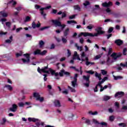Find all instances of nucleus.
<instances>
[{"instance_id": "obj_17", "label": "nucleus", "mask_w": 127, "mask_h": 127, "mask_svg": "<svg viewBox=\"0 0 127 127\" xmlns=\"http://www.w3.org/2000/svg\"><path fill=\"white\" fill-rule=\"evenodd\" d=\"M115 43H116V44H117L119 46H120L122 45V44H123V42L121 40L118 39L115 41Z\"/></svg>"}, {"instance_id": "obj_44", "label": "nucleus", "mask_w": 127, "mask_h": 127, "mask_svg": "<svg viewBox=\"0 0 127 127\" xmlns=\"http://www.w3.org/2000/svg\"><path fill=\"white\" fill-rule=\"evenodd\" d=\"M115 120V117L112 116L109 117V120L110 122H114V120Z\"/></svg>"}, {"instance_id": "obj_36", "label": "nucleus", "mask_w": 127, "mask_h": 127, "mask_svg": "<svg viewBox=\"0 0 127 127\" xmlns=\"http://www.w3.org/2000/svg\"><path fill=\"white\" fill-rule=\"evenodd\" d=\"M86 28H87V29H92L94 28V26L92 24H90L86 27Z\"/></svg>"}, {"instance_id": "obj_15", "label": "nucleus", "mask_w": 127, "mask_h": 127, "mask_svg": "<svg viewBox=\"0 0 127 127\" xmlns=\"http://www.w3.org/2000/svg\"><path fill=\"white\" fill-rule=\"evenodd\" d=\"M40 23H39L38 24L35 23V22H33L32 24V27H33V28H38V27H40Z\"/></svg>"}, {"instance_id": "obj_6", "label": "nucleus", "mask_w": 127, "mask_h": 127, "mask_svg": "<svg viewBox=\"0 0 127 127\" xmlns=\"http://www.w3.org/2000/svg\"><path fill=\"white\" fill-rule=\"evenodd\" d=\"M28 120L29 122H33V123H36V125L38 127L40 126V120L38 119L28 118Z\"/></svg>"}, {"instance_id": "obj_45", "label": "nucleus", "mask_w": 127, "mask_h": 127, "mask_svg": "<svg viewBox=\"0 0 127 127\" xmlns=\"http://www.w3.org/2000/svg\"><path fill=\"white\" fill-rule=\"evenodd\" d=\"M113 52V49L112 48H109V51H108V55H111Z\"/></svg>"}, {"instance_id": "obj_24", "label": "nucleus", "mask_w": 127, "mask_h": 127, "mask_svg": "<svg viewBox=\"0 0 127 127\" xmlns=\"http://www.w3.org/2000/svg\"><path fill=\"white\" fill-rule=\"evenodd\" d=\"M111 96L105 95L103 97V100H104V101H108V100H110V99H111Z\"/></svg>"}, {"instance_id": "obj_23", "label": "nucleus", "mask_w": 127, "mask_h": 127, "mask_svg": "<svg viewBox=\"0 0 127 127\" xmlns=\"http://www.w3.org/2000/svg\"><path fill=\"white\" fill-rule=\"evenodd\" d=\"M8 4H10L11 5H13V6H14V5L16 4V2L15 1H13V0H12L8 2Z\"/></svg>"}, {"instance_id": "obj_29", "label": "nucleus", "mask_w": 127, "mask_h": 127, "mask_svg": "<svg viewBox=\"0 0 127 127\" xmlns=\"http://www.w3.org/2000/svg\"><path fill=\"white\" fill-rule=\"evenodd\" d=\"M74 9H76L77 10H79V11H80V10H81V8L80 7V6H79V5H76L74 6Z\"/></svg>"}, {"instance_id": "obj_60", "label": "nucleus", "mask_w": 127, "mask_h": 127, "mask_svg": "<svg viewBox=\"0 0 127 127\" xmlns=\"http://www.w3.org/2000/svg\"><path fill=\"white\" fill-rule=\"evenodd\" d=\"M76 15H72L69 17V19H73V18H75Z\"/></svg>"}, {"instance_id": "obj_26", "label": "nucleus", "mask_w": 127, "mask_h": 127, "mask_svg": "<svg viewBox=\"0 0 127 127\" xmlns=\"http://www.w3.org/2000/svg\"><path fill=\"white\" fill-rule=\"evenodd\" d=\"M102 56H103V54H99V55L95 56L94 58V59H95V60H98V59H100V58H101V57H102Z\"/></svg>"}, {"instance_id": "obj_57", "label": "nucleus", "mask_w": 127, "mask_h": 127, "mask_svg": "<svg viewBox=\"0 0 127 127\" xmlns=\"http://www.w3.org/2000/svg\"><path fill=\"white\" fill-rule=\"evenodd\" d=\"M5 122H6V120L5 119V118H3L2 119V122H1V124L2 125H4V123H5Z\"/></svg>"}, {"instance_id": "obj_7", "label": "nucleus", "mask_w": 127, "mask_h": 127, "mask_svg": "<svg viewBox=\"0 0 127 127\" xmlns=\"http://www.w3.org/2000/svg\"><path fill=\"white\" fill-rule=\"evenodd\" d=\"M111 57H112V59L113 61L112 62H115V61H117V59L119 58V57H121L122 56V54L119 53V54H117L116 53H113L111 55Z\"/></svg>"}, {"instance_id": "obj_49", "label": "nucleus", "mask_w": 127, "mask_h": 127, "mask_svg": "<svg viewBox=\"0 0 127 127\" xmlns=\"http://www.w3.org/2000/svg\"><path fill=\"white\" fill-rule=\"evenodd\" d=\"M76 47H77L78 50L79 51H82V47H79L78 45H77V44L76 45Z\"/></svg>"}, {"instance_id": "obj_27", "label": "nucleus", "mask_w": 127, "mask_h": 127, "mask_svg": "<svg viewBox=\"0 0 127 127\" xmlns=\"http://www.w3.org/2000/svg\"><path fill=\"white\" fill-rule=\"evenodd\" d=\"M0 14H1L3 17H6L7 16V13H5L3 11H1L0 12Z\"/></svg>"}, {"instance_id": "obj_37", "label": "nucleus", "mask_w": 127, "mask_h": 127, "mask_svg": "<svg viewBox=\"0 0 127 127\" xmlns=\"http://www.w3.org/2000/svg\"><path fill=\"white\" fill-rule=\"evenodd\" d=\"M67 22L68 24H71V23H77V22L74 20H69L67 21Z\"/></svg>"}, {"instance_id": "obj_2", "label": "nucleus", "mask_w": 127, "mask_h": 127, "mask_svg": "<svg viewBox=\"0 0 127 127\" xmlns=\"http://www.w3.org/2000/svg\"><path fill=\"white\" fill-rule=\"evenodd\" d=\"M37 71L39 73H41L42 72H43V73H46V74H49V72H50L52 76H53V75H55V76H56V79H57V80L60 78L59 77H58V75H59V73H58V72H55V71L53 70V69H52L51 68H48V65H47V66H44L41 69H40V67H38Z\"/></svg>"}, {"instance_id": "obj_50", "label": "nucleus", "mask_w": 127, "mask_h": 127, "mask_svg": "<svg viewBox=\"0 0 127 127\" xmlns=\"http://www.w3.org/2000/svg\"><path fill=\"white\" fill-rule=\"evenodd\" d=\"M100 125H101V126H107V123H104V122H102L101 123H99L98 124V126H100Z\"/></svg>"}, {"instance_id": "obj_56", "label": "nucleus", "mask_w": 127, "mask_h": 127, "mask_svg": "<svg viewBox=\"0 0 127 127\" xmlns=\"http://www.w3.org/2000/svg\"><path fill=\"white\" fill-rule=\"evenodd\" d=\"M127 48H124L123 50V55H127V54L126 53V52H127Z\"/></svg>"}, {"instance_id": "obj_16", "label": "nucleus", "mask_w": 127, "mask_h": 127, "mask_svg": "<svg viewBox=\"0 0 127 127\" xmlns=\"http://www.w3.org/2000/svg\"><path fill=\"white\" fill-rule=\"evenodd\" d=\"M54 105L55 107H57L58 108H60V107H61V104L60 103V101H59V100H55Z\"/></svg>"}, {"instance_id": "obj_22", "label": "nucleus", "mask_w": 127, "mask_h": 127, "mask_svg": "<svg viewBox=\"0 0 127 127\" xmlns=\"http://www.w3.org/2000/svg\"><path fill=\"white\" fill-rule=\"evenodd\" d=\"M5 88H7V89L9 90V91H12L13 90L12 87H11V86L10 85H5Z\"/></svg>"}, {"instance_id": "obj_64", "label": "nucleus", "mask_w": 127, "mask_h": 127, "mask_svg": "<svg viewBox=\"0 0 127 127\" xmlns=\"http://www.w3.org/2000/svg\"><path fill=\"white\" fill-rule=\"evenodd\" d=\"M6 43H11V41L9 39H7L5 40Z\"/></svg>"}, {"instance_id": "obj_38", "label": "nucleus", "mask_w": 127, "mask_h": 127, "mask_svg": "<svg viewBox=\"0 0 127 127\" xmlns=\"http://www.w3.org/2000/svg\"><path fill=\"white\" fill-rule=\"evenodd\" d=\"M101 73L102 75H107V74L108 73V72L105 70L104 69H102L101 70Z\"/></svg>"}, {"instance_id": "obj_46", "label": "nucleus", "mask_w": 127, "mask_h": 127, "mask_svg": "<svg viewBox=\"0 0 127 127\" xmlns=\"http://www.w3.org/2000/svg\"><path fill=\"white\" fill-rule=\"evenodd\" d=\"M106 11L108 13H110V14H112V13L111 12V9H110V8H107L106 10Z\"/></svg>"}, {"instance_id": "obj_62", "label": "nucleus", "mask_w": 127, "mask_h": 127, "mask_svg": "<svg viewBox=\"0 0 127 127\" xmlns=\"http://www.w3.org/2000/svg\"><path fill=\"white\" fill-rule=\"evenodd\" d=\"M66 13H63L62 15V18H64V17H66Z\"/></svg>"}, {"instance_id": "obj_63", "label": "nucleus", "mask_w": 127, "mask_h": 127, "mask_svg": "<svg viewBox=\"0 0 127 127\" xmlns=\"http://www.w3.org/2000/svg\"><path fill=\"white\" fill-rule=\"evenodd\" d=\"M108 112H109L111 113H114V110H113V109H112V108H109L108 109Z\"/></svg>"}, {"instance_id": "obj_40", "label": "nucleus", "mask_w": 127, "mask_h": 127, "mask_svg": "<svg viewBox=\"0 0 127 127\" xmlns=\"http://www.w3.org/2000/svg\"><path fill=\"white\" fill-rule=\"evenodd\" d=\"M62 41L63 43H66V42H67V39L63 37H62Z\"/></svg>"}, {"instance_id": "obj_5", "label": "nucleus", "mask_w": 127, "mask_h": 127, "mask_svg": "<svg viewBox=\"0 0 127 127\" xmlns=\"http://www.w3.org/2000/svg\"><path fill=\"white\" fill-rule=\"evenodd\" d=\"M83 79L86 82L84 83V85L88 88L90 86V75H87V76L83 75Z\"/></svg>"}, {"instance_id": "obj_48", "label": "nucleus", "mask_w": 127, "mask_h": 127, "mask_svg": "<svg viewBox=\"0 0 127 127\" xmlns=\"http://www.w3.org/2000/svg\"><path fill=\"white\" fill-rule=\"evenodd\" d=\"M79 42L80 43H81V44H83V43H84V38H80L79 39Z\"/></svg>"}, {"instance_id": "obj_51", "label": "nucleus", "mask_w": 127, "mask_h": 127, "mask_svg": "<svg viewBox=\"0 0 127 127\" xmlns=\"http://www.w3.org/2000/svg\"><path fill=\"white\" fill-rule=\"evenodd\" d=\"M19 107H23L24 106V103L23 102H20L18 103Z\"/></svg>"}, {"instance_id": "obj_33", "label": "nucleus", "mask_w": 127, "mask_h": 127, "mask_svg": "<svg viewBox=\"0 0 127 127\" xmlns=\"http://www.w3.org/2000/svg\"><path fill=\"white\" fill-rule=\"evenodd\" d=\"M67 87L68 89H70L71 92H72V93H75L76 92V90H75V89L71 87V86H68Z\"/></svg>"}, {"instance_id": "obj_1", "label": "nucleus", "mask_w": 127, "mask_h": 127, "mask_svg": "<svg viewBox=\"0 0 127 127\" xmlns=\"http://www.w3.org/2000/svg\"><path fill=\"white\" fill-rule=\"evenodd\" d=\"M85 56H86V54H85V52H82L81 54V58H80V56L78 55L76 51H75L73 57V60H75V59H77V60H79V61H81H81L82 62L86 61L85 65H86V66H92V65L95 64V63L89 62V58L86 57L85 59H84V57H85Z\"/></svg>"}, {"instance_id": "obj_58", "label": "nucleus", "mask_w": 127, "mask_h": 127, "mask_svg": "<svg viewBox=\"0 0 127 127\" xmlns=\"http://www.w3.org/2000/svg\"><path fill=\"white\" fill-rule=\"evenodd\" d=\"M85 124H87V125H90V120L89 119L85 120Z\"/></svg>"}, {"instance_id": "obj_43", "label": "nucleus", "mask_w": 127, "mask_h": 127, "mask_svg": "<svg viewBox=\"0 0 127 127\" xmlns=\"http://www.w3.org/2000/svg\"><path fill=\"white\" fill-rule=\"evenodd\" d=\"M113 30H114V28L113 27L109 28L108 31V33H111V32H113Z\"/></svg>"}, {"instance_id": "obj_39", "label": "nucleus", "mask_w": 127, "mask_h": 127, "mask_svg": "<svg viewBox=\"0 0 127 127\" xmlns=\"http://www.w3.org/2000/svg\"><path fill=\"white\" fill-rule=\"evenodd\" d=\"M68 93L69 92L68 91L67 89H65L62 91V93L64 94V95H68Z\"/></svg>"}, {"instance_id": "obj_54", "label": "nucleus", "mask_w": 127, "mask_h": 127, "mask_svg": "<svg viewBox=\"0 0 127 127\" xmlns=\"http://www.w3.org/2000/svg\"><path fill=\"white\" fill-rule=\"evenodd\" d=\"M22 55V53L20 52V53H17L16 54V57H19V56H21Z\"/></svg>"}, {"instance_id": "obj_32", "label": "nucleus", "mask_w": 127, "mask_h": 127, "mask_svg": "<svg viewBox=\"0 0 127 127\" xmlns=\"http://www.w3.org/2000/svg\"><path fill=\"white\" fill-rule=\"evenodd\" d=\"M108 86L107 85H105L104 87L101 86V88L100 89V92H103L104 90L107 89Z\"/></svg>"}, {"instance_id": "obj_55", "label": "nucleus", "mask_w": 127, "mask_h": 127, "mask_svg": "<svg viewBox=\"0 0 127 127\" xmlns=\"http://www.w3.org/2000/svg\"><path fill=\"white\" fill-rule=\"evenodd\" d=\"M15 9H16L18 11H20V10L22 9V7H16Z\"/></svg>"}, {"instance_id": "obj_30", "label": "nucleus", "mask_w": 127, "mask_h": 127, "mask_svg": "<svg viewBox=\"0 0 127 127\" xmlns=\"http://www.w3.org/2000/svg\"><path fill=\"white\" fill-rule=\"evenodd\" d=\"M89 114L90 115H92V116H96V115H98V112L95 111V112H92V111H90V112H89Z\"/></svg>"}, {"instance_id": "obj_4", "label": "nucleus", "mask_w": 127, "mask_h": 127, "mask_svg": "<svg viewBox=\"0 0 127 127\" xmlns=\"http://www.w3.org/2000/svg\"><path fill=\"white\" fill-rule=\"evenodd\" d=\"M59 20H60V18H59V20H52V22H53V24L56 25V26H60V27H62V30H63V29L65 28L66 25L61 24V22L59 21Z\"/></svg>"}, {"instance_id": "obj_21", "label": "nucleus", "mask_w": 127, "mask_h": 127, "mask_svg": "<svg viewBox=\"0 0 127 127\" xmlns=\"http://www.w3.org/2000/svg\"><path fill=\"white\" fill-rule=\"evenodd\" d=\"M69 28H66L64 32V36H67L69 34Z\"/></svg>"}, {"instance_id": "obj_25", "label": "nucleus", "mask_w": 127, "mask_h": 127, "mask_svg": "<svg viewBox=\"0 0 127 127\" xmlns=\"http://www.w3.org/2000/svg\"><path fill=\"white\" fill-rule=\"evenodd\" d=\"M40 48H42L43 47V45H44V42L42 40H40L39 43Z\"/></svg>"}, {"instance_id": "obj_8", "label": "nucleus", "mask_w": 127, "mask_h": 127, "mask_svg": "<svg viewBox=\"0 0 127 127\" xmlns=\"http://www.w3.org/2000/svg\"><path fill=\"white\" fill-rule=\"evenodd\" d=\"M33 97L36 98L37 101H40V102H43V100H44L43 97H40L39 93L37 92L34 93Z\"/></svg>"}, {"instance_id": "obj_28", "label": "nucleus", "mask_w": 127, "mask_h": 127, "mask_svg": "<svg viewBox=\"0 0 127 127\" xmlns=\"http://www.w3.org/2000/svg\"><path fill=\"white\" fill-rule=\"evenodd\" d=\"M61 72H62V73H64V75H70V73L69 72L65 71V70L64 69H62L61 70Z\"/></svg>"}, {"instance_id": "obj_14", "label": "nucleus", "mask_w": 127, "mask_h": 127, "mask_svg": "<svg viewBox=\"0 0 127 127\" xmlns=\"http://www.w3.org/2000/svg\"><path fill=\"white\" fill-rule=\"evenodd\" d=\"M17 109V106L15 104H13L12 105V108H10L9 109L10 111H11V112H16V109Z\"/></svg>"}, {"instance_id": "obj_34", "label": "nucleus", "mask_w": 127, "mask_h": 127, "mask_svg": "<svg viewBox=\"0 0 127 127\" xmlns=\"http://www.w3.org/2000/svg\"><path fill=\"white\" fill-rule=\"evenodd\" d=\"M113 77L114 78V80H119V79H123V77L120 76H116L115 75H113Z\"/></svg>"}, {"instance_id": "obj_12", "label": "nucleus", "mask_w": 127, "mask_h": 127, "mask_svg": "<svg viewBox=\"0 0 127 127\" xmlns=\"http://www.w3.org/2000/svg\"><path fill=\"white\" fill-rule=\"evenodd\" d=\"M112 4H113V3H112V2H105L102 3V6H104V7H109L111 6V5H112Z\"/></svg>"}, {"instance_id": "obj_47", "label": "nucleus", "mask_w": 127, "mask_h": 127, "mask_svg": "<svg viewBox=\"0 0 127 127\" xmlns=\"http://www.w3.org/2000/svg\"><path fill=\"white\" fill-rule=\"evenodd\" d=\"M89 4H90V2L88 1H86L85 3H83L84 6H87V5H89Z\"/></svg>"}, {"instance_id": "obj_13", "label": "nucleus", "mask_w": 127, "mask_h": 127, "mask_svg": "<svg viewBox=\"0 0 127 127\" xmlns=\"http://www.w3.org/2000/svg\"><path fill=\"white\" fill-rule=\"evenodd\" d=\"M124 95H125V93L123 91H120L116 93L115 95V98H117V97H119H119H122L124 96Z\"/></svg>"}, {"instance_id": "obj_9", "label": "nucleus", "mask_w": 127, "mask_h": 127, "mask_svg": "<svg viewBox=\"0 0 127 127\" xmlns=\"http://www.w3.org/2000/svg\"><path fill=\"white\" fill-rule=\"evenodd\" d=\"M78 77V74H75L73 78V80L71 81V86L75 88L77 86V78Z\"/></svg>"}, {"instance_id": "obj_35", "label": "nucleus", "mask_w": 127, "mask_h": 127, "mask_svg": "<svg viewBox=\"0 0 127 127\" xmlns=\"http://www.w3.org/2000/svg\"><path fill=\"white\" fill-rule=\"evenodd\" d=\"M120 66H122L123 68H125V67H126L127 68V62H126L125 64L121 63Z\"/></svg>"}, {"instance_id": "obj_42", "label": "nucleus", "mask_w": 127, "mask_h": 127, "mask_svg": "<svg viewBox=\"0 0 127 127\" xmlns=\"http://www.w3.org/2000/svg\"><path fill=\"white\" fill-rule=\"evenodd\" d=\"M119 127H127V125L125 123H120L119 124Z\"/></svg>"}, {"instance_id": "obj_41", "label": "nucleus", "mask_w": 127, "mask_h": 127, "mask_svg": "<svg viewBox=\"0 0 127 127\" xmlns=\"http://www.w3.org/2000/svg\"><path fill=\"white\" fill-rule=\"evenodd\" d=\"M46 53H47V51L44 50L42 52H41V55L42 56H43L45 55V54H46Z\"/></svg>"}, {"instance_id": "obj_18", "label": "nucleus", "mask_w": 127, "mask_h": 127, "mask_svg": "<svg viewBox=\"0 0 127 127\" xmlns=\"http://www.w3.org/2000/svg\"><path fill=\"white\" fill-rule=\"evenodd\" d=\"M41 50L37 49L34 52V55H41Z\"/></svg>"}, {"instance_id": "obj_61", "label": "nucleus", "mask_w": 127, "mask_h": 127, "mask_svg": "<svg viewBox=\"0 0 127 127\" xmlns=\"http://www.w3.org/2000/svg\"><path fill=\"white\" fill-rule=\"evenodd\" d=\"M21 29H22V28H21V27L17 28L16 30V32H17V33L19 32V31H20V30H21Z\"/></svg>"}, {"instance_id": "obj_3", "label": "nucleus", "mask_w": 127, "mask_h": 127, "mask_svg": "<svg viewBox=\"0 0 127 127\" xmlns=\"http://www.w3.org/2000/svg\"><path fill=\"white\" fill-rule=\"evenodd\" d=\"M103 28L99 27L96 29V31L97 33L93 34L92 33L89 32H81L79 35L78 37H81L82 35H83L84 37H87L89 36V37H94V36H98L99 34H104L105 32L103 30Z\"/></svg>"}, {"instance_id": "obj_59", "label": "nucleus", "mask_w": 127, "mask_h": 127, "mask_svg": "<svg viewBox=\"0 0 127 127\" xmlns=\"http://www.w3.org/2000/svg\"><path fill=\"white\" fill-rule=\"evenodd\" d=\"M47 28H49V27L46 26V27H43L42 28H40V30H44V29H46Z\"/></svg>"}, {"instance_id": "obj_11", "label": "nucleus", "mask_w": 127, "mask_h": 127, "mask_svg": "<svg viewBox=\"0 0 127 127\" xmlns=\"http://www.w3.org/2000/svg\"><path fill=\"white\" fill-rule=\"evenodd\" d=\"M49 8H51V6L49 5L45 7H42L40 8V10L41 11V14L42 15H43V16H46V14L44 13V9H49Z\"/></svg>"}, {"instance_id": "obj_20", "label": "nucleus", "mask_w": 127, "mask_h": 127, "mask_svg": "<svg viewBox=\"0 0 127 127\" xmlns=\"http://www.w3.org/2000/svg\"><path fill=\"white\" fill-rule=\"evenodd\" d=\"M31 20V16H26L25 19L24 20L25 22H28Z\"/></svg>"}, {"instance_id": "obj_52", "label": "nucleus", "mask_w": 127, "mask_h": 127, "mask_svg": "<svg viewBox=\"0 0 127 127\" xmlns=\"http://www.w3.org/2000/svg\"><path fill=\"white\" fill-rule=\"evenodd\" d=\"M5 24H6V26H7L8 27H10V25H11V24L9 22H6Z\"/></svg>"}, {"instance_id": "obj_31", "label": "nucleus", "mask_w": 127, "mask_h": 127, "mask_svg": "<svg viewBox=\"0 0 127 127\" xmlns=\"http://www.w3.org/2000/svg\"><path fill=\"white\" fill-rule=\"evenodd\" d=\"M86 73H87V74H90L91 75H93V74H94L95 73L94 71H92V70H86Z\"/></svg>"}, {"instance_id": "obj_19", "label": "nucleus", "mask_w": 127, "mask_h": 127, "mask_svg": "<svg viewBox=\"0 0 127 127\" xmlns=\"http://www.w3.org/2000/svg\"><path fill=\"white\" fill-rule=\"evenodd\" d=\"M95 77H96V78H98L99 81H101V80H102V74H99L98 73V72H95Z\"/></svg>"}, {"instance_id": "obj_53", "label": "nucleus", "mask_w": 127, "mask_h": 127, "mask_svg": "<svg viewBox=\"0 0 127 127\" xmlns=\"http://www.w3.org/2000/svg\"><path fill=\"white\" fill-rule=\"evenodd\" d=\"M71 51H70L69 50H67V57H70L71 56Z\"/></svg>"}, {"instance_id": "obj_10", "label": "nucleus", "mask_w": 127, "mask_h": 127, "mask_svg": "<svg viewBox=\"0 0 127 127\" xmlns=\"http://www.w3.org/2000/svg\"><path fill=\"white\" fill-rule=\"evenodd\" d=\"M24 56L26 57V59H22V61H23L24 63H29V61H30V60L29 59L30 58L29 54H24Z\"/></svg>"}]
</instances>
